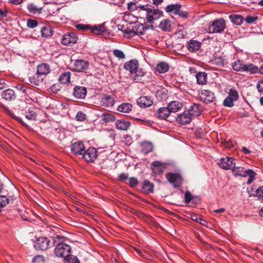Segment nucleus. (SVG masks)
<instances>
[{"instance_id": "obj_1", "label": "nucleus", "mask_w": 263, "mask_h": 263, "mask_svg": "<svg viewBox=\"0 0 263 263\" xmlns=\"http://www.w3.org/2000/svg\"><path fill=\"white\" fill-rule=\"evenodd\" d=\"M232 172L234 176H241L245 177L247 176H249V179L247 181V184H251L255 179L256 173L252 170H245L244 168L241 166H236L232 169Z\"/></svg>"}, {"instance_id": "obj_2", "label": "nucleus", "mask_w": 263, "mask_h": 263, "mask_svg": "<svg viewBox=\"0 0 263 263\" xmlns=\"http://www.w3.org/2000/svg\"><path fill=\"white\" fill-rule=\"evenodd\" d=\"M145 12L146 22L152 23L155 20L159 19L162 16L163 12L158 9H152V6L148 5H145L143 10Z\"/></svg>"}, {"instance_id": "obj_3", "label": "nucleus", "mask_w": 263, "mask_h": 263, "mask_svg": "<svg viewBox=\"0 0 263 263\" xmlns=\"http://www.w3.org/2000/svg\"><path fill=\"white\" fill-rule=\"evenodd\" d=\"M71 251L70 246L61 243L58 245L54 250L55 255L58 257H64V258L68 256Z\"/></svg>"}, {"instance_id": "obj_4", "label": "nucleus", "mask_w": 263, "mask_h": 263, "mask_svg": "<svg viewBox=\"0 0 263 263\" xmlns=\"http://www.w3.org/2000/svg\"><path fill=\"white\" fill-rule=\"evenodd\" d=\"M225 21L223 19H218L213 22L211 26L208 27L209 33H220L225 28Z\"/></svg>"}, {"instance_id": "obj_5", "label": "nucleus", "mask_w": 263, "mask_h": 263, "mask_svg": "<svg viewBox=\"0 0 263 263\" xmlns=\"http://www.w3.org/2000/svg\"><path fill=\"white\" fill-rule=\"evenodd\" d=\"M219 167L224 170H232L236 165L235 159L232 157H226L221 158L218 162Z\"/></svg>"}, {"instance_id": "obj_6", "label": "nucleus", "mask_w": 263, "mask_h": 263, "mask_svg": "<svg viewBox=\"0 0 263 263\" xmlns=\"http://www.w3.org/2000/svg\"><path fill=\"white\" fill-rule=\"evenodd\" d=\"M83 158L88 162H92L97 157V152L96 148L90 147L84 151L82 154Z\"/></svg>"}, {"instance_id": "obj_7", "label": "nucleus", "mask_w": 263, "mask_h": 263, "mask_svg": "<svg viewBox=\"0 0 263 263\" xmlns=\"http://www.w3.org/2000/svg\"><path fill=\"white\" fill-rule=\"evenodd\" d=\"M166 177L175 187H179L182 183V178L179 174L170 173L166 174Z\"/></svg>"}, {"instance_id": "obj_8", "label": "nucleus", "mask_w": 263, "mask_h": 263, "mask_svg": "<svg viewBox=\"0 0 263 263\" xmlns=\"http://www.w3.org/2000/svg\"><path fill=\"white\" fill-rule=\"evenodd\" d=\"M49 243L50 240L47 238L41 237L36 238L34 246L37 250H45L48 248Z\"/></svg>"}, {"instance_id": "obj_9", "label": "nucleus", "mask_w": 263, "mask_h": 263, "mask_svg": "<svg viewBox=\"0 0 263 263\" xmlns=\"http://www.w3.org/2000/svg\"><path fill=\"white\" fill-rule=\"evenodd\" d=\"M199 95L200 100L206 103L213 102L215 98L214 93L208 90L201 91Z\"/></svg>"}, {"instance_id": "obj_10", "label": "nucleus", "mask_w": 263, "mask_h": 263, "mask_svg": "<svg viewBox=\"0 0 263 263\" xmlns=\"http://www.w3.org/2000/svg\"><path fill=\"white\" fill-rule=\"evenodd\" d=\"M85 149V145L81 141L74 142L71 146V151L75 155H82Z\"/></svg>"}, {"instance_id": "obj_11", "label": "nucleus", "mask_w": 263, "mask_h": 263, "mask_svg": "<svg viewBox=\"0 0 263 263\" xmlns=\"http://www.w3.org/2000/svg\"><path fill=\"white\" fill-rule=\"evenodd\" d=\"M137 103L140 107L146 108L152 105L153 104V101L150 97L143 96L137 99Z\"/></svg>"}, {"instance_id": "obj_12", "label": "nucleus", "mask_w": 263, "mask_h": 263, "mask_svg": "<svg viewBox=\"0 0 263 263\" xmlns=\"http://www.w3.org/2000/svg\"><path fill=\"white\" fill-rule=\"evenodd\" d=\"M78 37L73 33L65 34L63 36L62 43L65 45H69L77 42Z\"/></svg>"}, {"instance_id": "obj_13", "label": "nucleus", "mask_w": 263, "mask_h": 263, "mask_svg": "<svg viewBox=\"0 0 263 263\" xmlns=\"http://www.w3.org/2000/svg\"><path fill=\"white\" fill-rule=\"evenodd\" d=\"M89 66V63L83 60H77L73 64V69L78 72H83L86 70Z\"/></svg>"}, {"instance_id": "obj_14", "label": "nucleus", "mask_w": 263, "mask_h": 263, "mask_svg": "<svg viewBox=\"0 0 263 263\" xmlns=\"http://www.w3.org/2000/svg\"><path fill=\"white\" fill-rule=\"evenodd\" d=\"M43 7L44 6L43 5H40L36 2H34L28 4L27 8L30 13L35 14L40 13Z\"/></svg>"}, {"instance_id": "obj_15", "label": "nucleus", "mask_w": 263, "mask_h": 263, "mask_svg": "<svg viewBox=\"0 0 263 263\" xmlns=\"http://www.w3.org/2000/svg\"><path fill=\"white\" fill-rule=\"evenodd\" d=\"M151 168L155 174H160L165 171V165L160 161H155L151 164Z\"/></svg>"}, {"instance_id": "obj_16", "label": "nucleus", "mask_w": 263, "mask_h": 263, "mask_svg": "<svg viewBox=\"0 0 263 263\" xmlns=\"http://www.w3.org/2000/svg\"><path fill=\"white\" fill-rule=\"evenodd\" d=\"M192 119V117L188 111L179 115L177 118V122L181 124H188Z\"/></svg>"}, {"instance_id": "obj_17", "label": "nucleus", "mask_w": 263, "mask_h": 263, "mask_svg": "<svg viewBox=\"0 0 263 263\" xmlns=\"http://www.w3.org/2000/svg\"><path fill=\"white\" fill-rule=\"evenodd\" d=\"M138 61L135 60L126 62L124 65V68L132 73H133L138 68Z\"/></svg>"}, {"instance_id": "obj_18", "label": "nucleus", "mask_w": 263, "mask_h": 263, "mask_svg": "<svg viewBox=\"0 0 263 263\" xmlns=\"http://www.w3.org/2000/svg\"><path fill=\"white\" fill-rule=\"evenodd\" d=\"M87 93L86 88L81 86H76L74 88L73 94L78 99H83Z\"/></svg>"}, {"instance_id": "obj_19", "label": "nucleus", "mask_w": 263, "mask_h": 263, "mask_svg": "<svg viewBox=\"0 0 263 263\" xmlns=\"http://www.w3.org/2000/svg\"><path fill=\"white\" fill-rule=\"evenodd\" d=\"M102 105L107 107H110L114 105L115 100L114 96L111 95L105 96L101 100Z\"/></svg>"}, {"instance_id": "obj_20", "label": "nucleus", "mask_w": 263, "mask_h": 263, "mask_svg": "<svg viewBox=\"0 0 263 263\" xmlns=\"http://www.w3.org/2000/svg\"><path fill=\"white\" fill-rule=\"evenodd\" d=\"M170 111L168 107H161L159 108L157 111V118L161 119H166L170 115Z\"/></svg>"}, {"instance_id": "obj_21", "label": "nucleus", "mask_w": 263, "mask_h": 263, "mask_svg": "<svg viewBox=\"0 0 263 263\" xmlns=\"http://www.w3.org/2000/svg\"><path fill=\"white\" fill-rule=\"evenodd\" d=\"M50 72V67L47 64H41L37 67V73L39 75H46Z\"/></svg>"}, {"instance_id": "obj_22", "label": "nucleus", "mask_w": 263, "mask_h": 263, "mask_svg": "<svg viewBox=\"0 0 263 263\" xmlns=\"http://www.w3.org/2000/svg\"><path fill=\"white\" fill-rule=\"evenodd\" d=\"M130 126V123L124 120H118L116 122V127L120 130H126Z\"/></svg>"}, {"instance_id": "obj_23", "label": "nucleus", "mask_w": 263, "mask_h": 263, "mask_svg": "<svg viewBox=\"0 0 263 263\" xmlns=\"http://www.w3.org/2000/svg\"><path fill=\"white\" fill-rule=\"evenodd\" d=\"M167 107L171 112H176L181 109L182 104L178 101H172L168 104Z\"/></svg>"}, {"instance_id": "obj_24", "label": "nucleus", "mask_w": 263, "mask_h": 263, "mask_svg": "<svg viewBox=\"0 0 263 263\" xmlns=\"http://www.w3.org/2000/svg\"><path fill=\"white\" fill-rule=\"evenodd\" d=\"M201 46V43L195 40H191L188 43L187 49L191 52H194L198 50Z\"/></svg>"}, {"instance_id": "obj_25", "label": "nucleus", "mask_w": 263, "mask_h": 263, "mask_svg": "<svg viewBox=\"0 0 263 263\" xmlns=\"http://www.w3.org/2000/svg\"><path fill=\"white\" fill-rule=\"evenodd\" d=\"M2 97L4 99L7 101H11L14 99L15 98L14 91L11 89H8L3 91Z\"/></svg>"}, {"instance_id": "obj_26", "label": "nucleus", "mask_w": 263, "mask_h": 263, "mask_svg": "<svg viewBox=\"0 0 263 263\" xmlns=\"http://www.w3.org/2000/svg\"><path fill=\"white\" fill-rule=\"evenodd\" d=\"M197 83L199 85H204L207 82V74L204 72H199L196 74Z\"/></svg>"}, {"instance_id": "obj_27", "label": "nucleus", "mask_w": 263, "mask_h": 263, "mask_svg": "<svg viewBox=\"0 0 263 263\" xmlns=\"http://www.w3.org/2000/svg\"><path fill=\"white\" fill-rule=\"evenodd\" d=\"M188 111L192 116V118L193 117L198 116L201 114V112L199 105L196 104L192 106L189 109Z\"/></svg>"}, {"instance_id": "obj_28", "label": "nucleus", "mask_w": 263, "mask_h": 263, "mask_svg": "<svg viewBox=\"0 0 263 263\" xmlns=\"http://www.w3.org/2000/svg\"><path fill=\"white\" fill-rule=\"evenodd\" d=\"M133 79L135 82H139L142 81V78L145 75V72L141 68H138L133 73Z\"/></svg>"}, {"instance_id": "obj_29", "label": "nucleus", "mask_w": 263, "mask_h": 263, "mask_svg": "<svg viewBox=\"0 0 263 263\" xmlns=\"http://www.w3.org/2000/svg\"><path fill=\"white\" fill-rule=\"evenodd\" d=\"M145 7V5H142L137 2H130L127 4V9L131 11H136L138 10V8H139L141 11H143Z\"/></svg>"}, {"instance_id": "obj_30", "label": "nucleus", "mask_w": 263, "mask_h": 263, "mask_svg": "<svg viewBox=\"0 0 263 263\" xmlns=\"http://www.w3.org/2000/svg\"><path fill=\"white\" fill-rule=\"evenodd\" d=\"M132 109V105L129 103H122L118 107L117 110L120 112L126 114L129 112Z\"/></svg>"}, {"instance_id": "obj_31", "label": "nucleus", "mask_w": 263, "mask_h": 263, "mask_svg": "<svg viewBox=\"0 0 263 263\" xmlns=\"http://www.w3.org/2000/svg\"><path fill=\"white\" fill-rule=\"evenodd\" d=\"M159 27L161 30L165 31H171V21L168 20H162L159 25Z\"/></svg>"}, {"instance_id": "obj_32", "label": "nucleus", "mask_w": 263, "mask_h": 263, "mask_svg": "<svg viewBox=\"0 0 263 263\" xmlns=\"http://www.w3.org/2000/svg\"><path fill=\"white\" fill-rule=\"evenodd\" d=\"M141 148L144 154H147L152 151L153 146L149 142H144L141 145Z\"/></svg>"}, {"instance_id": "obj_33", "label": "nucleus", "mask_w": 263, "mask_h": 263, "mask_svg": "<svg viewBox=\"0 0 263 263\" xmlns=\"http://www.w3.org/2000/svg\"><path fill=\"white\" fill-rule=\"evenodd\" d=\"M91 31L96 35L102 34L105 31V27L103 25L98 26H93L90 28Z\"/></svg>"}, {"instance_id": "obj_34", "label": "nucleus", "mask_w": 263, "mask_h": 263, "mask_svg": "<svg viewBox=\"0 0 263 263\" xmlns=\"http://www.w3.org/2000/svg\"><path fill=\"white\" fill-rule=\"evenodd\" d=\"M169 66L165 62H161L158 64L156 67V71L159 73H165L168 70Z\"/></svg>"}, {"instance_id": "obj_35", "label": "nucleus", "mask_w": 263, "mask_h": 263, "mask_svg": "<svg viewBox=\"0 0 263 263\" xmlns=\"http://www.w3.org/2000/svg\"><path fill=\"white\" fill-rule=\"evenodd\" d=\"M258 71V67L252 64H245L243 66V71L249 72L251 73H257Z\"/></svg>"}, {"instance_id": "obj_36", "label": "nucleus", "mask_w": 263, "mask_h": 263, "mask_svg": "<svg viewBox=\"0 0 263 263\" xmlns=\"http://www.w3.org/2000/svg\"><path fill=\"white\" fill-rule=\"evenodd\" d=\"M181 8V6L178 4H171L167 5L165 8L166 12L168 13L173 12L174 14H176L178 10Z\"/></svg>"}, {"instance_id": "obj_37", "label": "nucleus", "mask_w": 263, "mask_h": 263, "mask_svg": "<svg viewBox=\"0 0 263 263\" xmlns=\"http://www.w3.org/2000/svg\"><path fill=\"white\" fill-rule=\"evenodd\" d=\"M42 35L43 37H48L52 35L53 31L51 27L49 26H45L41 29Z\"/></svg>"}, {"instance_id": "obj_38", "label": "nucleus", "mask_w": 263, "mask_h": 263, "mask_svg": "<svg viewBox=\"0 0 263 263\" xmlns=\"http://www.w3.org/2000/svg\"><path fill=\"white\" fill-rule=\"evenodd\" d=\"M70 73L69 72H66L62 73L59 78V82L62 84H67L70 82Z\"/></svg>"}, {"instance_id": "obj_39", "label": "nucleus", "mask_w": 263, "mask_h": 263, "mask_svg": "<svg viewBox=\"0 0 263 263\" xmlns=\"http://www.w3.org/2000/svg\"><path fill=\"white\" fill-rule=\"evenodd\" d=\"M142 189L145 193L148 194L153 192L154 190V185L148 181L145 180L143 182Z\"/></svg>"}, {"instance_id": "obj_40", "label": "nucleus", "mask_w": 263, "mask_h": 263, "mask_svg": "<svg viewBox=\"0 0 263 263\" xmlns=\"http://www.w3.org/2000/svg\"><path fill=\"white\" fill-rule=\"evenodd\" d=\"M229 17L234 24L237 25H240L243 21V17L240 15L232 14Z\"/></svg>"}, {"instance_id": "obj_41", "label": "nucleus", "mask_w": 263, "mask_h": 263, "mask_svg": "<svg viewBox=\"0 0 263 263\" xmlns=\"http://www.w3.org/2000/svg\"><path fill=\"white\" fill-rule=\"evenodd\" d=\"M245 64L241 63L240 61L235 62L232 64L233 69L237 71H243V66Z\"/></svg>"}, {"instance_id": "obj_42", "label": "nucleus", "mask_w": 263, "mask_h": 263, "mask_svg": "<svg viewBox=\"0 0 263 263\" xmlns=\"http://www.w3.org/2000/svg\"><path fill=\"white\" fill-rule=\"evenodd\" d=\"M64 263H80L79 259L76 256L70 255V254L64 259Z\"/></svg>"}, {"instance_id": "obj_43", "label": "nucleus", "mask_w": 263, "mask_h": 263, "mask_svg": "<svg viewBox=\"0 0 263 263\" xmlns=\"http://www.w3.org/2000/svg\"><path fill=\"white\" fill-rule=\"evenodd\" d=\"M156 97L160 100H165L167 98V94L166 91L164 89L158 90L157 91L156 93Z\"/></svg>"}, {"instance_id": "obj_44", "label": "nucleus", "mask_w": 263, "mask_h": 263, "mask_svg": "<svg viewBox=\"0 0 263 263\" xmlns=\"http://www.w3.org/2000/svg\"><path fill=\"white\" fill-rule=\"evenodd\" d=\"M228 97L236 101L238 99V93L237 90L233 88L229 90Z\"/></svg>"}, {"instance_id": "obj_45", "label": "nucleus", "mask_w": 263, "mask_h": 263, "mask_svg": "<svg viewBox=\"0 0 263 263\" xmlns=\"http://www.w3.org/2000/svg\"><path fill=\"white\" fill-rule=\"evenodd\" d=\"M114 55L119 59H124L125 58V55L123 52L119 49H115L113 51Z\"/></svg>"}, {"instance_id": "obj_46", "label": "nucleus", "mask_w": 263, "mask_h": 263, "mask_svg": "<svg viewBox=\"0 0 263 263\" xmlns=\"http://www.w3.org/2000/svg\"><path fill=\"white\" fill-rule=\"evenodd\" d=\"M25 117L29 120H35L36 118V115L33 111L28 110V112H26Z\"/></svg>"}, {"instance_id": "obj_47", "label": "nucleus", "mask_w": 263, "mask_h": 263, "mask_svg": "<svg viewBox=\"0 0 263 263\" xmlns=\"http://www.w3.org/2000/svg\"><path fill=\"white\" fill-rule=\"evenodd\" d=\"M234 100L229 98L228 96L224 100L223 104L224 106L231 107L234 106Z\"/></svg>"}, {"instance_id": "obj_48", "label": "nucleus", "mask_w": 263, "mask_h": 263, "mask_svg": "<svg viewBox=\"0 0 263 263\" xmlns=\"http://www.w3.org/2000/svg\"><path fill=\"white\" fill-rule=\"evenodd\" d=\"M256 88L260 93L263 94V79L258 81L256 83Z\"/></svg>"}, {"instance_id": "obj_49", "label": "nucleus", "mask_w": 263, "mask_h": 263, "mask_svg": "<svg viewBox=\"0 0 263 263\" xmlns=\"http://www.w3.org/2000/svg\"><path fill=\"white\" fill-rule=\"evenodd\" d=\"M76 119L78 121H84L86 119V115L82 111H79L76 115Z\"/></svg>"}, {"instance_id": "obj_50", "label": "nucleus", "mask_w": 263, "mask_h": 263, "mask_svg": "<svg viewBox=\"0 0 263 263\" xmlns=\"http://www.w3.org/2000/svg\"><path fill=\"white\" fill-rule=\"evenodd\" d=\"M32 261L33 263H43L44 262V258L42 255H36L32 258Z\"/></svg>"}, {"instance_id": "obj_51", "label": "nucleus", "mask_w": 263, "mask_h": 263, "mask_svg": "<svg viewBox=\"0 0 263 263\" xmlns=\"http://www.w3.org/2000/svg\"><path fill=\"white\" fill-rule=\"evenodd\" d=\"M8 203V200L6 196H0V208L6 206Z\"/></svg>"}, {"instance_id": "obj_52", "label": "nucleus", "mask_w": 263, "mask_h": 263, "mask_svg": "<svg viewBox=\"0 0 263 263\" xmlns=\"http://www.w3.org/2000/svg\"><path fill=\"white\" fill-rule=\"evenodd\" d=\"M256 196L259 199L263 200V186L259 187L256 190Z\"/></svg>"}, {"instance_id": "obj_53", "label": "nucleus", "mask_w": 263, "mask_h": 263, "mask_svg": "<svg viewBox=\"0 0 263 263\" xmlns=\"http://www.w3.org/2000/svg\"><path fill=\"white\" fill-rule=\"evenodd\" d=\"M37 25V22L34 20L29 19L27 21V26L30 28H34Z\"/></svg>"}, {"instance_id": "obj_54", "label": "nucleus", "mask_w": 263, "mask_h": 263, "mask_svg": "<svg viewBox=\"0 0 263 263\" xmlns=\"http://www.w3.org/2000/svg\"><path fill=\"white\" fill-rule=\"evenodd\" d=\"M257 19V17L256 16H252L250 15H248L246 16L245 20L247 23L249 24H251L254 22Z\"/></svg>"}, {"instance_id": "obj_55", "label": "nucleus", "mask_w": 263, "mask_h": 263, "mask_svg": "<svg viewBox=\"0 0 263 263\" xmlns=\"http://www.w3.org/2000/svg\"><path fill=\"white\" fill-rule=\"evenodd\" d=\"M128 182L132 187H134L137 185L138 180L135 178H130L128 180Z\"/></svg>"}, {"instance_id": "obj_56", "label": "nucleus", "mask_w": 263, "mask_h": 263, "mask_svg": "<svg viewBox=\"0 0 263 263\" xmlns=\"http://www.w3.org/2000/svg\"><path fill=\"white\" fill-rule=\"evenodd\" d=\"M185 202L186 203H189L192 200V195L190 192L187 191L185 192L184 195Z\"/></svg>"}, {"instance_id": "obj_57", "label": "nucleus", "mask_w": 263, "mask_h": 263, "mask_svg": "<svg viewBox=\"0 0 263 263\" xmlns=\"http://www.w3.org/2000/svg\"><path fill=\"white\" fill-rule=\"evenodd\" d=\"M178 12L176 15H178L181 17H186L187 16L188 13L185 11H183L181 10V8L178 10Z\"/></svg>"}, {"instance_id": "obj_58", "label": "nucleus", "mask_w": 263, "mask_h": 263, "mask_svg": "<svg viewBox=\"0 0 263 263\" xmlns=\"http://www.w3.org/2000/svg\"><path fill=\"white\" fill-rule=\"evenodd\" d=\"M76 27L80 30H86L88 28V26H85L82 24H78L76 26Z\"/></svg>"}, {"instance_id": "obj_59", "label": "nucleus", "mask_w": 263, "mask_h": 263, "mask_svg": "<svg viewBox=\"0 0 263 263\" xmlns=\"http://www.w3.org/2000/svg\"><path fill=\"white\" fill-rule=\"evenodd\" d=\"M7 15V11L5 9H0V18L6 16Z\"/></svg>"}, {"instance_id": "obj_60", "label": "nucleus", "mask_w": 263, "mask_h": 263, "mask_svg": "<svg viewBox=\"0 0 263 263\" xmlns=\"http://www.w3.org/2000/svg\"><path fill=\"white\" fill-rule=\"evenodd\" d=\"M127 175L125 174H121L119 176V180L120 181H124L127 179Z\"/></svg>"}, {"instance_id": "obj_61", "label": "nucleus", "mask_w": 263, "mask_h": 263, "mask_svg": "<svg viewBox=\"0 0 263 263\" xmlns=\"http://www.w3.org/2000/svg\"><path fill=\"white\" fill-rule=\"evenodd\" d=\"M199 218H200V216H199L197 215H195V214L192 215L191 216V219L193 220L196 221V222H198Z\"/></svg>"}, {"instance_id": "obj_62", "label": "nucleus", "mask_w": 263, "mask_h": 263, "mask_svg": "<svg viewBox=\"0 0 263 263\" xmlns=\"http://www.w3.org/2000/svg\"><path fill=\"white\" fill-rule=\"evenodd\" d=\"M10 2L13 4L18 5L22 3L23 0H9Z\"/></svg>"}, {"instance_id": "obj_63", "label": "nucleus", "mask_w": 263, "mask_h": 263, "mask_svg": "<svg viewBox=\"0 0 263 263\" xmlns=\"http://www.w3.org/2000/svg\"><path fill=\"white\" fill-rule=\"evenodd\" d=\"M5 83L3 80L0 79V90L4 88Z\"/></svg>"}, {"instance_id": "obj_64", "label": "nucleus", "mask_w": 263, "mask_h": 263, "mask_svg": "<svg viewBox=\"0 0 263 263\" xmlns=\"http://www.w3.org/2000/svg\"><path fill=\"white\" fill-rule=\"evenodd\" d=\"M163 0H153V4L154 5L157 6L161 4L163 2Z\"/></svg>"}]
</instances>
